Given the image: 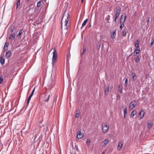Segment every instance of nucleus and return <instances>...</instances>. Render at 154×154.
I'll return each mask as SVG.
<instances>
[{"label":"nucleus","mask_w":154,"mask_h":154,"mask_svg":"<svg viewBox=\"0 0 154 154\" xmlns=\"http://www.w3.org/2000/svg\"><path fill=\"white\" fill-rule=\"evenodd\" d=\"M70 16V15L69 12L68 11L67 12L66 11H65L64 12L63 16V17L62 20L63 19V18H65L66 19L65 22V26H67L68 23V21L69 20V18Z\"/></svg>","instance_id":"obj_1"},{"label":"nucleus","mask_w":154,"mask_h":154,"mask_svg":"<svg viewBox=\"0 0 154 154\" xmlns=\"http://www.w3.org/2000/svg\"><path fill=\"white\" fill-rule=\"evenodd\" d=\"M51 51H52V53L53 54V56L52 59V63L53 65L54 63H55L57 61V53L56 51L55 48H53L51 49Z\"/></svg>","instance_id":"obj_2"},{"label":"nucleus","mask_w":154,"mask_h":154,"mask_svg":"<svg viewBox=\"0 0 154 154\" xmlns=\"http://www.w3.org/2000/svg\"><path fill=\"white\" fill-rule=\"evenodd\" d=\"M32 5L31 4L26 8V9L28 8V10L26 11V13L31 16L35 12L34 8H32L30 7Z\"/></svg>","instance_id":"obj_3"},{"label":"nucleus","mask_w":154,"mask_h":154,"mask_svg":"<svg viewBox=\"0 0 154 154\" xmlns=\"http://www.w3.org/2000/svg\"><path fill=\"white\" fill-rule=\"evenodd\" d=\"M109 126L106 123H103L102 125V130L103 132L105 133L107 132L109 130Z\"/></svg>","instance_id":"obj_4"},{"label":"nucleus","mask_w":154,"mask_h":154,"mask_svg":"<svg viewBox=\"0 0 154 154\" xmlns=\"http://www.w3.org/2000/svg\"><path fill=\"white\" fill-rule=\"evenodd\" d=\"M127 18V16L125 14H124V15L122 14L121 16L120 20V23H124L125 22L126 19Z\"/></svg>","instance_id":"obj_5"},{"label":"nucleus","mask_w":154,"mask_h":154,"mask_svg":"<svg viewBox=\"0 0 154 154\" xmlns=\"http://www.w3.org/2000/svg\"><path fill=\"white\" fill-rule=\"evenodd\" d=\"M121 13V8L119 7H117L116 8V12L115 17H118Z\"/></svg>","instance_id":"obj_6"},{"label":"nucleus","mask_w":154,"mask_h":154,"mask_svg":"<svg viewBox=\"0 0 154 154\" xmlns=\"http://www.w3.org/2000/svg\"><path fill=\"white\" fill-rule=\"evenodd\" d=\"M123 144L124 142L123 141H120L119 142L117 147L119 151H120L121 149Z\"/></svg>","instance_id":"obj_7"},{"label":"nucleus","mask_w":154,"mask_h":154,"mask_svg":"<svg viewBox=\"0 0 154 154\" xmlns=\"http://www.w3.org/2000/svg\"><path fill=\"white\" fill-rule=\"evenodd\" d=\"M145 114L144 110L143 109H142L139 114V117L140 119H141L143 116Z\"/></svg>","instance_id":"obj_8"},{"label":"nucleus","mask_w":154,"mask_h":154,"mask_svg":"<svg viewBox=\"0 0 154 154\" xmlns=\"http://www.w3.org/2000/svg\"><path fill=\"white\" fill-rule=\"evenodd\" d=\"M135 100H133L130 103L129 108L130 109H132L135 107Z\"/></svg>","instance_id":"obj_9"},{"label":"nucleus","mask_w":154,"mask_h":154,"mask_svg":"<svg viewBox=\"0 0 154 154\" xmlns=\"http://www.w3.org/2000/svg\"><path fill=\"white\" fill-rule=\"evenodd\" d=\"M135 100H133L130 103L129 108L130 109H132L135 107Z\"/></svg>","instance_id":"obj_10"},{"label":"nucleus","mask_w":154,"mask_h":154,"mask_svg":"<svg viewBox=\"0 0 154 154\" xmlns=\"http://www.w3.org/2000/svg\"><path fill=\"white\" fill-rule=\"evenodd\" d=\"M77 133V137L78 139H81L83 137V135L82 134L80 131H78Z\"/></svg>","instance_id":"obj_11"},{"label":"nucleus","mask_w":154,"mask_h":154,"mask_svg":"<svg viewBox=\"0 0 154 154\" xmlns=\"http://www.w3.org/2000/svg\"><path fill=\"white\" fill-rule=\"evenodd\" d=\"M116 29L113 30V31L111 32V37L112 38H114L116 35Z\"/></svg>","instance_id":"obj_12"},{"label":"nucleus","mask_w":154,"mask_h":154,"mask_svg":"<svg viewBox=\"0 0 154 154\" xmlns=\"http://www.w3.org/2000/svg\"><path fill=\"white\" fill-rule=\"evenodd\" d=\"M15 36V34L14 33H11L9 35V38L11 40L14 39Z\"/></svg>","instance_id":"obj_13"},{"label":"nucleus","mask_w":154,"mask_h":154,"mask_svg":"<svg viewBox=\"0 0 154 154\" xmlns=\"http://www.w3.org/2000/svg\"><path fill=\"white\" fill-rule=\"evenodd\" d=\"M109 86L105 87L104 88V93L106 95H107L109 91Z\"/></svg>","instance_id":"obj_14"},{"label":"nucleus","mask_w":154,"mask_h":154,"mask_svg":"<svg viewBox=\"0 0 154 154\" xmlns=\"http://www.w3.org/2000/svg\"><path fill=\"white\" fill-rule=\"evenodd\" d=\"M70 58V54L69 52H68L66 55V61L68 62Z\"/></svg>","instance_id":"obj_15"},{"label":"nucleus","mask_w":154,"mask_h":154,"mask_svg":"<svg viewBox=\"0 0 154 154\" xmlns=\"http://www.w3.org/2000/svg\"><path fill=\"white\" fill-rule=\"evenodd\" d=\"M43 2L42 1H38L37 3V7L38 8L40 7L43 4Z\"/></svg>","instance_id":"obj_16"},{"label":"nucleus","mask_w":154,"mask_h":154,"mask_svg":"<svg viewBox=\"0 0 154 154\" xmlns=\"http://www.w3.org/2000/svg\"><path fill=\"white\" fill-rule=\"evenodd\" d=\"M5 56L7 58H8L11 56V52L10 51L6 52Z\"/></svg>","instance_id":"obj_17"},{"label":"nucleus","mask_w":154,"mask_h":154,"mask_svg":"<svg viewBox=\"0 0 154 154\" xmlns=\"http://www.w3.org/2000/svg\"><path fill=\"white\" fill-rule=\"evenodd\" d=\"M88 19H86L83 22V23L82 24V26L81 27V28L82 29V28L86 24L87 22L88 21Z\"/></svg>","instance_id":"obj_18"},{"label":"nucleus","mask_w":154,"mask_h":154,"mask_svg":"<svg viewBox=\"0 0 154 154\" xmlns=\"http://www.w3.org/2000/svg\"><path fill=\"white\" fill-rule=\"evenodd\" d=\"M127 30L126 29H125L124 30H123L122 32V35L123 36H125L126 35V32H127Z\"/></svg>","instance_id":"obj_19"},{"label":"nucleus","mask_w":154,"mask_h":154,"mask_svg":"<svg viewBox=\"0 0 154 154\" xmlns=\"http://www.w3.org/2000/svg\"><path fill=\"white\" fill-rule=\"evenodd\" d=\"M122 85H119L118 86V91L120 93H121L122 91Z\"/></svg>","instance_id":"obj_20"},{"label":"nucleus","mask_w":154,"mask_h":154,"mask_svg":"<svg viewBox=\"0 0 154 154\" xmlns=\"http://www.w3.org/2000/svg\"><path fill=\"white\" fill-rule=\"evenodd\" d=\"M20 5V0H18L16 3V9H17L18 7Z\"/></svg>","instance_id":"obj_21"},{"label":"nucleus","mask_w":154,"mask_h":154,"mask_svg":"<svg viewBox=\"0 0 154 154\" xmlns=\"http://www.w3.org/2000/svg\"><path fill=\"white\" fill-rule=\"evenodd\" d=\"M135 76V73H131V75H130V78L131 79H132L134 80V78Z\"/></svg>","instance_id":"obj_22"},{"label":"nucleus","mask_w":154,"mask_h":154,"mask_svg":"<svg viewBox=\"0 0 154 154\" xmlns=\"http://www.w3.org/2000/svg\"><path fill=\"white\" fill-rule=\"evenodd\" d=\"M127 113V109L126 107H125L124 109V118H125L126 114Z\"/></svg>","instance_id":"obj_23"},{"label":"nucleus","mask_w":154,"mask_h":154,"mask_svg":"<svg viewBox=\"0 0 154 154\" xmlns=\"http://www.w3.org/2000/svg\"><path fill=\"white\" fill-rule=\"evenodd\" d=\"M0 62L1 63L3 64L5 63V59H3L2 57H0Z\"/></svg>","instance_id":"obj_24"},{"label":"nucleus","mask_w":154,"mask_h":154,"mask_svg":"<svg viewBox=\"0 0 154 154\" xmlns=\"http://www.w3.org/2000/svg\"><path fill=\"white\" fill-rule=\"evenodd\" d=\"M23 29H21L20 30L18 34L17 35V37H19L20 36V35H21V34L23 32Z\"/></svg>","instance_id":"obj_25"},{"label":"nucleus","mask_w":154,"mask_h":154,"mask_svg":"<svg viewBox=\"0 0 154 154\" xmlns=\"http://www.w3.org/2000/svg\"><path fill=\"white\" fill-rule=\"evenodd\" d=\"M136 42H137L135 43V48H140L139 46V42L138 40H137Z\"/></svg>","instance_id":"obj_26"},{"label":"nucleus","mask_w":154,"mask_h":154,"mask_svg":"<svg viewBox=\"0 0 154 154\" xmlns=\"http://www.w3.org/2000/svg\"><path fill=\"white\" fill-rule=\"evenodd\" d=\"M15 28L13 26H10L9 27V29L10 30V31L11 32V33H12L13 32L14 30V29Z\"/></svg>","instance_id":"obj_27"},{"label":"nucleus","mask_w":154,"mask_h":154,"mask_svg":"<svg viewBox=\"0 0 154 154\" xmlns=\"http://www.w3.org/2000/svg\"><path fill=\"white\" fill-rule=\"evenodd\" d=\"M140 52V48H135V54H139Z\"/></svg>","instance_id":"obj_28"},{"label":"nucleus","mask_w":154,"mask_h":154,"mask_svg":"<svg viewBox=\"0 0 154 154\" xmlns=\"http://www.w3.org/2000/svg\"><path fill=\"white\" fill-rule=\"evenodd\" d=\"M109 140L108 139H106V140H104L102 142L105 145H106L109 142Z\"/></svg>","instance_id":"obj_29"},{"label":"nucleus","mask_w":154,"mask_h":154,"mask_svg":"<svg viewBox=\"0 0 154 154\" xmlns=\"http://www.w3.org/2000/svg\"><path fill=\"white\" fill-rule=\"evenodd\" d=\"M152 125V123H148V125L147 126V127L149 129H150V128H151Z\"/></svg>","instance_id":"obj_30"},{"label":"nucleus","mask_w":154,"mask_h":154,"mask_svg":"<svg viewBox=\"0 0 154 154\" xmlns=\"http://www.w3.org/2000/svg\"><path fill=\"white\" fill-rule=\"evenodd\" d=\"M139 61V58L138 56H137L135 58V62H136L137 63H138Z\"/></svg>","instance_id":"obj_31"},{"label":"nucleus","mask_w":154,"mask_h":154,"mask_svg":"<svg viewBox=\"0 0 154 154\" xmlns=\"http://www.w3.org/2000/svg\"><path fill=\"white\" fill-rule=\"evenodd\" d=\"M86 48H84V47H83V51L81 53V56H82V55H83L84 54L85 52L86 51Z\"/></svg>","instance_id":"obj_32"},{"label":"nucleus","mask_w":154,"mask_h":154,"mask_svg":"<svg viewBox=\"0 0 154 154\" xmlns=\"http://www.w3.org/2000/svg\"><path fill=\"white\" fill-rule=\"evenodd\" d=\"M134 110H133L132 112H131V115L130 117H131L133 118V116L135 115V114H134Z\"/></svg>","instance_id":"obj_33"},{"label":"nucleus","mask_w":154,"mask_h":154,"mask_svg":"<svg viewBox=\"0 0 154 154\" xmlns=\"http://www.w3.org/2000/svg\"><path fill=\"white\" fill-rule=\"evenodd\" d=\"M154 39L153 38H152L151 39V42H150V46H152L154 43Z\"/></svg>","instance_id":"obj_34"},{"label":"nucleus","mask_w":154,"mask_h":154,"mask_svg":"<svg viewBox=\"0 0 154 154\" xmlns=\"http://www.w3.org/2000/svg\"><path fill=\"white\" fill-rule=\"evenodd\" d=\"M121 25L120 26V28L122 29V28L124 26V23H120Z\"/></svg>","instance_id":"obj_35"},{"label":"nucleus","mask_w":154,"mask_h":154,"mask_svg":"<svg viewBox=\"0 0 154 154\" xmlns=\"http://www.w3.org/2000/svg\"><path fill=\"white\" fill-rule=\"evenodd\" d=\"M3 80V77L2 76H1L0 77V84H1L2 83Z\"/></svg>","instance_id":"obj_36"},{"label":"nucleus","mask_w":154,"mask_h":154,"mask_svg":"<svg viewBox=\"0 0 154 154\" xmlns=\"http://www.w3.org/2000/svg\"><path fill=\"white\" fill-rule=\"evenodd\" d=\"M50 95L49 94L48 95V97H47V98L46 99H45V101L47 102H48V100H49V97H50Z\"/></svg>","instance_id":"obj_37"},{"label":"nucleus","mask_w":154,"mask_h":154,"mask_svg":"<svg viewBox=\"0 0 154 154\" xmlns=\"http://www.w3.org/2000/svg\"><path fill=\"white\" fill-rule=\"evenodd\" d=\"M101 46V44L100 43H98L97 45V48H98V49H99L100 48Z\"/></svg>","instance_id":"obj_38"},{"label":"nucleus","mask_w":154,"mask_h":154,"mask_svg":"<svg viewBox=\"0 0 154 154\" xmlns=\"http://www.w3.org/2000/svg\"><path fill=\"white\" fill-rule=\"evenodd\" d=\"M109 17L110 16L109 15H108L107 16L106 18V19L107 21H108L109 20Z\"/></svg>","instance_id":"obj_39"},{"label":"nucleus","mask_w":154,"mask_h":154,"mask_svg":"<svg viewBox=\"0 0 154 154\" xmlns=\"http://www.w3.org/2000/svg\"><path fill=\"white\" fill-rule=\"evenodd\" d=\"M90 142V140L89 139H88L87 140L86 143L87 144H89Z\"/></svg>","instance_id":"obj_40"},{"label":"nucleus","mask_w":154,"mask_h":154,"mask_svg":"<svg viewBox=\"0 0 154 154\" xmlns=\"http://www.w3.org/2000/svg\"><path fill=\"white\" fill-rule=\"evenodd\" d=\"M80 114H79L76 113L75 116V118H78Z\"/></svg>","instance_id":"obj_41"},{"label":"nucleus","mask_w":154,"mask_h":154,"mask_svg":"<svg viewBox=\"0 0 154 154\" xmlns=\"http://www.w3.org/2000/svg\"><path fill=\"white\" fill-rule=\"evenodd\" d=\"M128 79H125V85H127L128 84Z\"/></svg>","instance_id":"obj_42"},{"label":"nucleus","mask_w":154,"mask_h":154,"mask_svg":"<svg viewBox=\"0 0 154 154\" xmlns=\"http://www.w3.org/2000/svg\"><path fill=\"white\" fill-rule=\"evenodd\" d=\"M76 113L80 114V111L78 109L76 111Z\"/></svg>","instance_id":"obj_43"},{"label":"nucleus","mask_w":154,"mask_h":154,"mask_svg":"<svg viewBox=\"0 0 154 154\" xmlns=\"http://www.w3.org/2000/svg\"><path fill=\"white\" fill-rule=\"evenodd\" d=\"M149 18H150L149 17H148L147 18V20L146 22L147 23H149Z\"/></svg>","instance_id":"obj_44"},{"label":"nucleus","mask_w":154,"mask_h":154,"mask_svg":"<svg viewBox=\"0 0 154 154\" xmlns=\"http://www.w3.org/2000/svg\"><path fill=\"white\" fill-rule=\"evenodd\" d=\"M33 95V94H32V93H31L29 97L31 98Z\"/></svg>","instance_id":"obj_45"},{"label":"nucleus","mask_w":154,"mask_h":154,"mask_svg":"<svg viewBox=\"0 0 154 154\" xmlns=\"http://www.w3.org/2000/svg\"><path fill=\"white\" fill-rule=\"evenodd\" d=\"M118 17H115V20H114L115 22H116V20L118 18Z\"/></svg>","instance_id":"obj_46"},{"label":"nucleus","mask_w":154,"mask_h":154,"mask_svg":"<svg viewBox=\"0 0 154 154\" xmlns=\"http://www.w3.org/2000/svg\"><path fill=\"white\" fill-rule=\"evenodd\" d=\"M31 98L29 97L28 98V99L27 101H29L31 99Z\"/></svg>","instance_id":"obj_47"},{"label":"nucleus","mask_w":154,"mask_h":154,"mask_svg":"<svg viewBox=\"0 0 154 154\" xmlns=\"http://www.w3.org/2000/svg\"><path fill=\"white\" fill-rule=\"evenodd\" d=\"M35 88L33 89V90H32V92L31 93H32V94H33V93L34 92V91H35Z\"/></svg>","instance_id":"obj_48"},{"label":"nucleus","mask_w":154,"mask_h":154,"mask_svg":"<svg viewBox=\"0 0 154 154\" xmlns=\"http://www.w3.org/2000/svg\"><path fill=\"white\" fill-rule=\"evenodd\" d=\"M29 101H27V103H26V104H27V106H28V105L29 103Z\"/></svg>","instance_id":"obj_49"},{"label":"nucleus","mask_w":154,"mask_h":154,"mask_svg":"<svg viewBox=\"0 0 154 154\" xmlns=\"http://www.w3.org/2000/svg\"><path fill=\"white\" fill-rule=\"evenodd\" d=\"M29 0H26L27 2H28L29 1Z\"/></svg>","instance_id":"obj_50"},{"label":"nucleus","mask_w":154,"mask_h":154,"mask_svg":"<svg viewBox=\"0 0 154 154\" xmlns=\"http://www.w3.org/2000/svg\"><path fill=\"white\" fill-rule=\"evenodd\" d=\"M6 44V43H5V46H4V48H5V46H6V45H5Z\"/></svg>","instance_id":"obj_51"},{"label":"nucleus","mask_w":154,"mask_h":154,"mask_svg":"<svg viewBox=\"0 0 154 154\" xmlns=\"http://www.w3.org/2000/svg\"><path fill=\"white\" fill-rule=\"evenodd\" d=\"M6 44V43H5V46H4V48H5V46H6V45H5Z\"/></svg>","instance_id":"obj_52"},{"label":"nucleus","mask_w":154,"mask_h":154,"mask_svg":"<svg viewBox=\"0 0 154 154\" xmlns=\"http://www.w3.org/2000/svg\"><path fill=\"white\" fill-rule=\"evenodd\" d=\"M81 1H82V3L83 2V0H81Z\"/></svg>","instance_id":"obj_53"},{"label":"nucleus","mask_w":154,"mask_h":154,"mask_svg":"<svg viewBox=\"0 0 154 154\" xmlns=\"http://www.w3.org/2000/svg\"><path fill=\"white\" fill-rule=\"evenodd\" d=\"M135 54V51L134 52V55Z\"/></svg>","instance_id":"obj_54"}]
</instances>
